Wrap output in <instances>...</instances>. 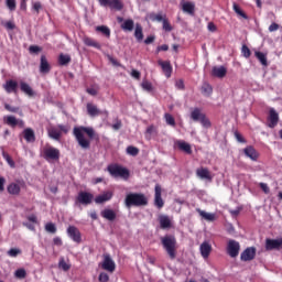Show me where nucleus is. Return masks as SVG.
<instances>
[{
  "label": "nucleus",
  "mask_w": 282,
  "mask_h": 282,
  "mask_svg": "<svg viewBox=\"0 0 282 282\" xmlns=\"http://www.w3.org/2000/svg\"><path fill=\"white\" fill-rule=\"evenodd\" d=\"M85 133L90 140L85 137ZM73 134L75 135V140L77 141V144H79L80 149L87 150L91 147V140L96 132L91 127H75L73 129Z\"/></svg>",
  "instance_id": "1"
},
{
  "label": "nucleus",
  "mask_w": 282,
  "mask_h": 282,
  "mask_svg": "<svg viewBox=\"0 0 282 282\" xmlns=\"http://www.w3.org/2000/svg\"><path fill=\"white\" fill-rule=\"evenodd\" d=\"M161 243L169 258L173 261L177 257V240L174 236H164L161 238Z\"/></svg>",
  "instance_id": "2"
},
{
  "label": "nucleus",
  "mask_w": 282,
  "mask_h": 282,
  "mask_svg": "<svg viewBox=\"0 0 282 282\" xmlns=\"http://www.w3.org/2000/svg\"><path fill=\"white\" fill-rule=\"evenodd\" d=\"M126 206L131 208V206H147L149 200L144 194L131 193L126 196Z\"/></svg>",
  "instance_id": "3"
},
{
  "label": "nucleus",
  "mask_w": 282,
  "mask_h": 282,
  "mask_svg": "<svg viewBox=\"0 0 282 282\" xmlns=\"http://www.w3.org/2000/svg\"><path fill=\"white\" fill-rule=\"evenodd\" d=\"M108 172L112 177H121V180H129V170L120 165H109Z\"/></svg>",
  "instance_id": "4"
},
{
  "label": "nucleus",
  "mask_w": 282,
  "mask_h": 282,
  "mask_svg": "<svg viewBox=\"0 0 282 282\" xmlns=\"http://www.w3.org/2000/svg\"><path fill=\"white\" fill-rule=\"evenodd\" d=\"M241 250V245L239 243V241L237 240H228L227 242V254L231 258V259H237V257H239V252Z\"/></svg>",
  "instance_id": "5"
},
{
  "label": "nucleus",
  "mask_w": 282,
  "mask_h": 282,
  "mask_svg": "<svg viewBox=\"0 0 282 282\" xmlns=\"http://www.w3.org/2000/svg\"><path fill=\"white\" fill-rule=\"evenodd\" d=\"M43 153H44V159H46L47 161L59 160L61 158V150L54 147L44 148Z\"/></svg>",
  "instance_id": "6"
},
{
  "label": "nucleus",
  "mask_w": 282,
  "mask_h": 282,
  "mask_svg": "<svg viewBox=\"0 0 282 282\" xmlns=\"http://www.w3.org/2000/svg\"><path fill=\"white\" fill-rule=\"evenodd\" d=\"M102 270H106L107 272L113 273L116 272V262L113 259H111V256L104 254V261L101 263Z\"/></svg>",
  "instance_id": "7"
},
{
  "label": "nucleus",
  "mask_w": 282,
  "mask_h": 282,
  "mask_svg": "<svg viewBox=\"0 0 282 282\" xmlns=\"http://www.w3.org/2000/svg\"><path fill=\"white\" fill-rule=\"evenodd\" d=\"M66 232H67L68 237L73 241H75V243H80V241H83L80 230L76 226H68Z\"/></svg>",
  "instance_id": "8"
},
{
  "label": "nucleus",
  "mask_w": 282,
  "mask_h": 282,
  "mask_svg": "<svg viewBox=\"0 0 282 282\" xmlns=\"http://www.w3.org/2000/svg\"><path fill=\"white\" fill-rule=\"evenodd\" d=\"M77 202L83 206H89L94 202V194L89 192H80L77 196Z\"/></svg>",
  "instance_id": "9"
},
{
  "label": "nucleus",
  "mask_w": 282,
  "mask_h": 282,
  "mask_svg": "<svg viewBox=\"0 0 282 282\" xmlns=\"http://www.w3.org/2000/svg\"><path fill=\"white\" fill-rule=\"evenodd\" d=\"M3 120L4 124H8V127H12V129H14V127H20L21 129L25 127V122L23 120L17 119V117L14 116H7L3 118Z\"/></svg>",
  "instance_id": "10"
},
{
  "label": "nucleus",
  "mask_w": 282,
  "mask_h": 282,
  "mask_svg": "<svg viewBox=\"0 0 282 282\" xmlns=\"http://www.w3.org/2000/svg\"><path fill=\"white\" fill-rule=\"evenodd\" d=\"M25 186V182L18 181L17 183H11L8 185L7 191L10 195H19L21 193V188Z\"/></svg>",
  "instance_id": "11"
},
{
  "label": "nucleus",
  "mask_w": 282,
  "mask_h": 282,
  "mask_svg": "<svg viewBox=\"0 0 282 282\" xmlns=\"http://www.w3.org/2000/svg\"><path fill=\"white\" fill-rule=\"evenodd\" d=\"M282 248V238L280 239H270L265 240V250H281Z\"/></svg>",
  "instance_id": "12"
},
{
  "label": "nucleus",
  "mask_w": 282,
  "mask_h": 282,
  "mask_svg": "<svg viewBox=\"0 0 282 282\" xmlns=\"http://www.w3.org/2000/svg\"><path fill=\"white\" fill-rule=\"evenodd\" d=\"M154 191V206H156V208H164V200L162 199V187L160 185H155Z\"/></svg>",
  "instance_id": "13"
},
{
  "label": "nucleus",
  "mask_w": 282,
  "mask_h": 282,
  "mask_svg": "<svg viewBox=\"0 0 282 282\" xmlns=\"http://www.w3.org/2000/svg\"><path fill=\"white\" fill-rule=\"evenodd\" d=\"M257 257V249L254 247L247 248L241 254L240 259L242 261H252Z\"/></svg>",
  "instance_id": "14"
},
{
  "label": "nucleus",
  "mask_w": 282,
  "mask_h": 282,
  "mask_svg": "<svg viewBox=\"0 0 282 282\" xmlns=\"http://www.w3.org/2000/svg\"><path fill=\"white\" fill-rule=\"evenodd\" d=\"M181 6H182V10L185 14H189V17L195 15V2L183 1L181 3Z\"/></svg>",
  "instance_id": "15"
},
{
  "label": "nucleus",
  "mask_w": 282,
  "mask_h": 282,
  "mask_svg": "<svg viewBox=\"0 0 282 282\" xmlns=\"http://www.w3.org/2000/svg\"><path fill=\"white\" fill-rule=\"evenodd\" d=\"M243 153L246 158H250L252 162H257L259 160V152H257L254 147L248 145L243 149Z\"/></svg>",
  "instance_id": "16"
},
{
  "label": "nucleus",
  "mask_w": 282,
  "mask_h": 282,
  "mask_svg": "<svg viewBox=\"0 0 282 282\" xmlns=\"http://www.w3.org/2000/svg\"><path fill=\"white\" fill-rule=\"evenodd\" d=\"M199 252H200L203 259H208V257H210V252H213V246L209 245L208 241H204L199 246Z\"/></svg>",
  "instance_id": "17"
},
{
  "label": "nucleus",
  "mask_w": 282,
  "mask_h": 282,
  "mask_svg": "<svg viewBox=\"0 0 282 282\" xmlns=\"http://www.w3.org/2000/svg\"><path fill=\"white\" fill-rule=\"evenodd\" d=\"M276 124H279V112L274 108H271L269 111V127L270 129H274Z\"/></svg>",
  "instance_id": "18"
},
{
  "label": "nucleus",
  "mask_w": 282,
  "mask_h": 282,
  "mask_svg": "<svg viewBox=\"0 0 282 282\" xmlns=\"http://www.w3.org/2000/svg\"><path fill=\"white\" fill-rule=\"evenodd\" d=\"M86 109L90 118H96V116H101V113H108L107 111L102 112L100 109H98V106L93 104H87Z\"/></svg>",
  "instance_id": "19"
},
{
  "label": "nucleus",
  "mask_w": 282,
  "mask_h": 282,
  "mask_svg": "<svg viewBox=\"0 0 282 282\" xmlns=\"http://www.w3.org/2000/svg\"><path fill=\"white\" fill-rule=\"evenodd\" d=\"M159 224L162 230H169L173 226V223L171 221V218L166 215H160L159 216Z\"/></svg>",
  "instance_id": "20"
},
{
  "label": "nucleus",
  "mask_w": 282,
  "mask_h": 282,
  "mask_svg": "<svg viewBox=\"0 0 282 282\" xmlns=\"http://www.w3.org/2000/svg\"><path fill=\"white\" fill-rule=\"evenodd\" d=\"M112 197H113V192L107 191V192L101 193L99 196H97L95 198V202L97 204H105V202H110V199H112Z\"/></svg>",
  "instance_id": "21"
},
{
  "label": "nucleus",
  "mask_w": 282,
  "mask_h": 282,
  "mask_svg": "<svg viewBox=\"0 0 282 282\" xmlns=\"http://www.w3.org/2000/svg\"><path fill=\"white\" fill-rule=\"evenodd\" d=\"M51 69H52V66H50V62H47V57H45V55H42L40 59V73L50 74Z\"/></svg>",
  "instance_id": "22"
},
{
  "label": "nucleus",
  "mask_w": 282,
  "mask_h": 282,
  "mask_svg": "<svg viewBox=\"0 0 282 282\" xmlns=\"http://www.w3.org/2000/svg\"><path fill=\"white\" fill-rule=\"evenodd\" d=\"M196 175L199 180H207L208 182L213 181V176L210 175V171L206 167H200L196 170Z\"/></svg>",
  "instance_id": "23"
},
{
  "label": "nucleus",
  "mask_w": 282,
  "mask_h": 282,
  "mask_svg": "<svg viewBox=\"0 0 282 282\" xmlns=\"http://www.w3.org/2000/svg\"><path fill=\"white\" fill-rule=\"evenodd\" d=\"M213 76L216 78H224L228 74V69L225 66H214L212 69Z\"/></svg>",
  "instance_id": "24"
},
{
  "label": "nucleus",
  "mask_w": 282,
  "mask_h": 282,
  "mask_svg": "<svg viewBox=\"0 0 282 282\" xmlns=\"http://www.w3.org/2000/svg\"><path fill=\"white\" fill-rule=\"evenodd\" d=\"M19 87V84L14 80H7L3 85L4 90L7 94H17V88Z\"/></svg>",
  "instance_id": "25"
},
{
  "label": "nucleus",
  "mask_w": 282,
  "mask_h": 282,
  "mask_svg": "<svg viewBox=\"0 0 282 282\" xmlns=\"http://www.w3.org/2000/svg\"><path fill=\"white\" fill-rule=\"evenodd\" d=\"M24 140L26 142H36V134L32 128H26L23 130Z\"/></svg>",
  "instance_id": "26"
},
{
  "label": "nucleus",
  "mask_w": 282,
  "mask_h": 282,
  "mask_svg": "<svg viewBox=\"0 0 282 282\" xmlns=\"http://www.w3.org/2000/svg\"><path fill=\"white\" fill-rule=\"evenodd\" d=\"M196 212L198 213V215H200V217L203 219H205V221H215V219H216V216L213 213H207V212L202 210L199 208H197Z\"/></svg>",
  "instance_id": "27"
},
{
  "label": "nucleus",
  "mask_w": 282,
  "mask_h": 282,
  "mask_svg": "<svg viewBox=\"0 0 282 282\" xmlns=\"http://www.w3.org/2000/svg\"><path fill=\"white\" fill-rule=\"evenodd\" d=\"M20 89L21 91H23V94H25L26 96H29L30 98H32V96H34V90L32 89L31 86H29L28 83L22 82L20 84Z\"/></svg>",
  "instance_id": "28"
},
{
  "label": "nucleus",
  "mask_w": 282,
  "mask_h": 282,
  "mask_svg": "<svg viewBox=\"0 0 282 282\" xmlns=\"http://www.w3.org/2000/svg\"><path fill=\"white\" fill-rule=\"evenodd\" d=\"M175 145L178 147L181 151H184L185 153H193V150L191 149V144L186 143L185 141H176Z\"/></svg>",
  "instance_id": "29"
},
{
  "label": "nucleus",
  "mask_w": 282,
  "mask_h": 282,
  "mask_svg": "<svg viewBox=\"0 0 282 282\" xmlns=\"http://www.w3.org/2000/svg\"><path fill=\"white\" fill-rule=\"evenodd\" d=\"M101 217L108 221H113L116 219V212H113V209H104L101 212Z\"/></svg>",
  "instance_id": "30"
},
{
  "label": "nucleus",
  "mask_w": 282,
  "mask_h": 282,
  "mask_svg": "<svg viewBox=\"0 0 282 282\" xmlns=\"http://www.w3.org/2000/svg\"><path fill=\"white\" fill-rule=\"evenodd\" d=\"M134 25L135 23L133 22V20L128 19L121 24V29H123L124 32H133Z\"/></svg>",
  "instance_id": "31"
},
{
  "label": "nucleus",
  "mask_w": 282,
  "mask_h": 282,
  "mask_svg": "<svg viewBox=\"0 0 282 282\" xmlns=\"http://www.w3.org/2000/svg\"><path fill=\"white\" fill-rule=\"evenodd\" d=\"M159 65L162 67L167 78L171 77V72L173 70V68H171V63L159 61Z\"/></svg>",
  "instance_id": "32"
},
{
  "label": "nucleus",
  "mask_w": 282,
  "mask_h": 282,
  "mask_svg": "<svg viewBox=\"0 0 282 282\" xmlns=\"http://www.w3.org/2000/svg\"><path fill=\"white\" fill-rule=\"evenodd\" d=\"M204 113H202V110H199V108H195L192 112H191V118L192 120H194V122L200 121L202 118H204Z\"/></svg>",
  "instance_id": "33"
},
{
  "label": "nucleus",
  "mask_w": 282,
  "mask_h": 282,
  "mask_svg": "<svg viewBox=\"0 0 282 282\" xmlns=\"http://www.w3.org/2000/svg\"><path fill=\"white\" fill-rule=\"evenodd\" d=\"M254 56L256 58H258L261 65H263L264 67H268V56L264 53L257 51L254 53Z\"/></svg>",
  "instance_id": "34"
},
{
  "label": "nucleus",
  "mask_w": 282,
  "mask_h": 282,
  "mask_svg": "<svg viewBox=\"0 0 282 282\" xmlns=\"http://www.w3.org/2000/svg\"><path fill=\"white\" fill-rule=\"evenodd\" d=\"M148 18L150 19V21H156L158 23H163L164 19H166V15H162V13H150L148 15Z\"/></svg>",
  "instance_id": "35"
},
{
  "label": "nucleus",
  "mask_w": 282,
  "mask_h": 282,
  "mask_svg": "<svg viewBox=\"0 0 282 282\" xmlns=\"http://www.w3.org/2000/svg\"><path fill=\"white\" fill-rule=\"evenodd\" d=\"M96 32H100V33L104 34V36H106L107 39H109V36H111V30H110L109 26H107V25H99V26H96Z\"/></svg>",
  "instance_id": "36"
},
{
  "label": "nucleus",
  "mask_w": 282,
  "mask_h": 282,
  "mask_svg": "<svg viewBox=\"0 0 282 282\" xmlns=\"http://www.w3.org/2000/svg\"><path fill=\"white\" fill-rule=\"evenodd\" d=\"M61 130L56 129V128H51L48 130V138H52V140H61Z\"/></svg>",
  "instance_id": "37"
},
{
  "label": "nucleus",
  "mask_w": 282,
  "mask_h": 282,
  "mask_svg": "<svg viewBox=\"0 0 282 282\" xmlns=\"http://www.w3.org/2000/svg\"><path fill=\"white\" fill-rule=\"evenodd\" d=\"M108 6L111 10H118V11H120V10H122V8H124V6L122 4V2L120 0H110Z\"/></svg>",
  "instance_id": "38"
},
{
  "label": "nucleus",
  "mask_w": 282,
  "mask_h": 282,
  "mask_svg": "<svg viewBox=\"0 0 282 282\" xmlns=\"http://www.w3.org/2000/svg\"><path fill=\"white\" fill-rule=\"evenodd\" d=\"M83 41H84L85 45H87L88 47H96V50H100V44H98V42L94 41V39L84 37Z\"/></svg>",
  "instance_id": "39"
},
{
  "label": "nucleus",
  "mask_w": 282,
  "mask_h": 282,
  "mask_svg": "<svg viewBox=\"0 0 282 282\" xmlns=\"http://www.w3.org/2000/svg\"><path fill=\"white\" fill-rule=\"evenodd\" d=\"M134 36L137 39V41H143L144 39V34L142 33V26L140 24L135 25V30H134Z\"/></svg>",
  "instance_id": "40"
},
{
  "label": "nucleus",
  "mask_w": 282,
  "mask_h": 282,
  "mask_svg": "<svg viewBox=\"0 0 282 282\" xmlns=\"http://www.w3.org/2000/svg\"><path fill=\"white\" fill-rule=\"evenodd\" d=\"M31 10H32L35 14H40V13H41V10H43V4L41 3V1H33V2H32Z\"/></svg>",
  "instance_id": "41"
},
{
  "label": "nucleus",
  "mask_w": 282,
  "mask_h": 282,
  "mask_svg": "<svg viewBox=\"0 0 282 282\" xmlns=\"http://www.w3.org/2000/svg\"><path fill=\"white\" fill-rule=\"evenodd\" d=\"M58 61L59 65H67L72 62V57L69 55L61 54Z\"/></svg>",
  "instance_id": "42"
},
{
  "label": "nucleus",
  "mask_w": 282,
  "mask_h": 282,
  "mask_svg": "<svg viewBox=\"0 0 282 282\" xmlns=\"http://www.w3.org/2000/svg\"><path fill=\"white\" fill-rule=\"evenodd\" d=\"M202 94H204V96H210V94H213V86L204 84L202 87Z\"/></svg>",
  "instance_id": "43"
},
{
  "label": "nucleus",
  "mask_w": 282,
  "mask_h": 282,
  "mask_svg": "<svg viewBox=\"0 0 282 282\" xmlns=\"http://www.w3.org/2000/svg\"><path fill=\"white\" fill-rule=\"evenodd\" d=\"M164 119H165L166 124H169L170 127H175V118L172 117L171 113H165Z\"/></svg>",
  "instance_id": "44"
},
{
  "label": "nucleus",
  "mask_w": 282,
  "mask_h": 282,
  "mask_svg": "<svg viewBox=\"0 0 282 282\" xmlns=\"http://www.w3.org/2000/svg\"><path fill=\"white\" fill-rule=\"evenodd\" d=\"M232 8L236 14H238V17H242V19H248V15H246V13L241 11V8H239L237 3H234Z\"/></svg>",
  "instance_id": "45"
},
{
  "label": "nucleus",
  "mask_w": 282,
  "mask_h": 282,
  "mask_svg": "<svg viewBox=\"0 0 282 282\" xmlns=\"http://www.w3.org/2000/svg\"><path fill=\"white\" fill-rule=\"evenodd\" d=\"M127 153H128V155H132L133 158H135V155H138V153H140V150L135 147L129 145L127 148Z\"/></svg>",
  "instance_id": "46"
},
{
  "label": "nucleus",
  "mask_w": 282,
  "mask_h": 282,
  "mask_svg": "<svg viewBox=\"0 0 282 282\" xmlns=\"http://www.w3.org/2000/svg\"><path fill=\"white\" fill-rule=\"evenodd\" d=\"M141 87L144 91H153V85L149 80H143Z\"/></svg>",
  "instance_id": "47"
},
{
  "label": "nucleus",
  "mask_w": 282,
  "mask_h": 282,
  "mask_svg": "<svg viewBox=\"0 0 282 282\" xmlns=\"http://www.w3.org/2000/svg\"><path fill=\"white\" fill-rule=\"evenodd\" d=\"M6 4L11 12H14V10H17V0H6Z\"/></svg>",
  "instance_id": "48"
},
{
  "label": "nucleus",
  "mask_w": 282,
  "mask_h": 282,
  "mask_svg": "<svg viewBox=\"0 0 282 282\" xmlns=\"http://www.w3.org/2000/svg\"><path fill=\"white\" fill-rule=\"evenodd\" d=\"M45 230L46 232H51L52 235H54L56 232V225H54V223H47L45 225Z\"/></svg>",
  "instance_id": "49"
},
{
  "label": "nucleus",
  "mask_w": 282,
  "mask_h": 282,
  "mask_svg": "<svg viewBox=\"0 0 282 282\" xmlns=\"http://www.w3.org/2000/svg\"><path fill=\"white\" fill-rule=\"evenodd\" d=\"M2 155H3V159L6 160L7 164H9V166H11V169H14L15 163L12 160V158L10 156V154L3 153Z\"/></svg>",
  "instance_id": "50"
},
{
  "label": "nucleus",
  "mask_w": 282,
  "mask_h": 282,
  "mask_svg": "<svg viewBox=\"0 0 282 282\" xmlns=\"http://www.w3.org/2000/svg\"><path fill=\"white\" fill-rule=\"evenodd\" d=\"M58 268H61V270H64V272H67V270H69L70 265L67 264V262H65L64 258H61Z\"/></svg>",
  "instance_id": "51"
},
{
  "label": "nucleus",
  "mask_w": 282,
  "mask_h": 282,
  "mask_svg": "<svg viewBox=\"0 0 282 282\" xmlns=\"http://www.w3.org/2000/svg\"><path fill=\"white\" fill-rule=\"evenodd\" d=\"M200 124L205 129H210L212 123H210V120L208 118H206V115L204 117H202Z\"/></svg>",
  "instance_id": "52"
},
{
  "label": "nucleus",
  "mask_w": 282,
  "mask_h": 282,
  "mask_svg": "<svg viewBox=\"0 0 282 282\" xmlns=\"http://www.w3.org/2000/svg\"><path fill=\"white\" fill-rule=\"evenodd\" d=\"M163 30L165 32H172L173 31V26L171 25V23L169 22V20L166 18H164V20H163Z\"/></svg>",
  "instance_id": "53"
},
{
  "label": "nucleus",
  "mask_w": 282,
  "mask_h": 282,
  "mask_svg": "<svg viewBox=\"0 0 282 282\" xmlns=\"http://www.w3.org/2000/svg\"><path fill=\"white\" fill-rule=\"evenodd\" d=\"M19 254H21V249L19 248H12L8 251V256L9 257H19Z\"/></svg>",
  "instance_id": "54"
},
{
  "label": "nucleus",
  "mask_w": 282,
  "mask_h": 282,
  "mask_svg": "<svg viewBox=\"0 0 282 282\" xmlns=\"http://www.w3.org/2000/svg\"><path fill=\"white\" fill-rule=\"evenodd\" d=\"M14 274L17 279H25L26 272L25 269H18Z\"/></svg>",
  "instance_id": "55"
},
{
  "label": "nucleus",
  "mask_w": 282,
  "mask_h": 282,
  "mask_svg": "<svg viewBox=\"0 0 282 282\" xmlns=\"http://www.w3.org/2000/svg\"><path fill=\"white\" fill-rule=\"evenodd\" d=\"M42 51H43V48H41V47L37 46V45H31V46L29 47L30 54H39V52H42Z\"/></svg>",
  "instance_id": "56"
},
{
  "label": "nucleus",
  "mask_w": 282,
  "mask_h": 282,
  "mask_svg": "<svg viewBox=\"0 0 282 282\" xmlns=\"http://www.w3.org/2000/svg\"><path fill=\"white\" fill-rule=\"evenodd\" d=\"M2 25L6 28V30H14L17 28V24H14L12 21L3 22Z\"/></svg>",
  "instance_id": "57"
},
{
  "label": "nucleus",
  "mask_w": 282,
  "mask_h": 282,
  "mask_svg": "<svg viewBox=\"0 0 282 282\" xmlns=\"http://www.w3.org/2000/svg\"><path fill=\"white\" fill-rule=\"evenodd\" d=\"M241 53L245 56V58H250V48L246 45H242Z\"/></svg>",
  "instance_id": "58"
},
{
  "label": "nucleus",
  "mask_w": 282,
  "mask_h": 282,
  "mask_svg": "<svg viewBox=\"0 0 282 282\" xmlns=\"http://www.w3.org/2000/svg\"><path fill=\"white\" fill-rule=\"evenodd\" d=\"M4 108L7 109V111H10L11 113H17L19 111L18 107H12L9 104H6Z\"/></svg>",
  "instance_id": "59"
},
{
  "label": "nucleus",
  "mask_w": 282,
  "mask_h": 282,
  "mask_svg": "<svg viewBox=\"0 0 282 282\" xmlns=\"http://www.w3.org/2000/svg\"><path fill=\"white\" fill-rule=\"evenodd\" d=\"M99 281L100 282H108L109 281V274H107L106 272H101L99 274Z\"/></svg>",
  "instance_id": "60"
},
{
  "label": "nucleus",
  "mask_w": 282,
  "mask_h": 282,
  "mask_svg": "<svg viewBox=\"0 0 282 282\" xmlns=\"http://www.w3.org/2000/svg\"><path fill=\"white\" fill-rule=\"evenodd\" d=\"M57 129H59L61 133H69V126L58 124Z\"/></svg>",
  "instance_id": "61"
},
{
  "label": "nucleus",
  "mask_w": 282,
  "mask_h": 282,
  "mask_svg": "<svg viewBox=\"0 0 282 282\" xmlns=\"http://www.w3.org/2000/svg\"><path fill=\"white\" fill-rule=\"evenodd\" d=\"M130 76H132V78H135L137 80H140V70L132 69Z\"/></svg>",
  "instance_id": "62"
},
{
  "label": "nucleus",
  "mask_w": 282,
  "mask_h": 282,
  "mask_svg": "<svg viewBox=\"0 0 282 282\" xmlns=\"http://www.w3.org/2000/svg\"><path fill=\"white\" fill-rule=\"evenodd\" d=\"M260 188L268 195L270 193V187L265 183H260Z\"/></svg>",
  "instance_id": "63"
},
{
  "label": "nucleus",
  "mask_w": 282,
  "mask_h": 282,
  "mask_svg": "<svg viewBox=\"0 0 282 282\" xmlns=\"http://www.w3.org/2000/svg\"><path fill=\"white\" fill-rule=\"evenodd\" d=\"M276 30H279V24L276 23H271L269 26V32H276Z\"/></svg>",
  "instance_id": "64"
}]
</instances>
